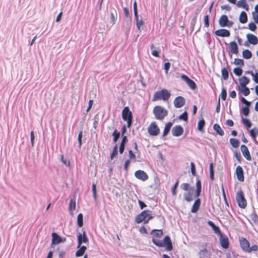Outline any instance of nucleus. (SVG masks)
Masks as SVG:
<instances>
[{
  "mask_svg": "<svg viewBox=\"0 0 258 258\" xmlns=\"http://www.w3.org/2000/svg\"><path fill=\"white\" fill-rule=\"evenodd\" d=\"M153 217L152 216V212L148 210H144L135 218V222L137 224L143 223L146 224L151 220Z\"/></svg>",
  "mask_w": 258,
  "mask_h": 258,
  "instance_id": "obj_1",
  "label": "nucleus"
},
{
  "mask_svg": "<svg viewBox=\"0 0 258 258\" xmlns=\"http://www.w3.org/2000/svg\"><path fill=\"white\" fill-rule=\"evenodd\" d=\"M152 242L155 245L158 247H165L166 249L168 251H171L172 249L173 246L172 242L169 236H166L164 238L163 241L153 238Z\"/></svg>",
  "mask_w": 258,
  "mask_h": 258,
  "instance_id": "obj_2",
  "label": "nucleus"
},
{
  "mask_svg": "<svg viewBox=\"0 0 258 258\" xmlns=\"http://www.w3.org/2000/svg\"><path fill=\"white\" fill-rule=\"evenodd\" d=\"M240 245L243 251L250 253L252 251H256L258 250V246L254 244L250 247L249 241L244 237L239 238Z\"/></svg>",
  "mask_w": 258,
  "mask_h": 258,
  "instance_id": "obj_3",
  "label": "nucleus"
},
{
  "mask_svg": "<svg viewBox=\"0 0 258 258\" xmlns=\"http://www.w3.org/2000/svg\"><path fill=\"white\" fill-rule=\"evenodd\" d=\"M170 96V93L167 89H162L155 92L152 98V101H156L159 100L168 101Z\"/></svg>",
  "mask_w": 258,
  "mask_h": 258,
  "instance_id": "obj_4",
  "label": "nucleus"
},
{
  "mask_svg": "<svg viewBox=\"0 0 258 258\" xmlns=\"http://www.w3.org/2000/svg\"><path fill=\"white\" fill-rule=\"evenodd\" d=\"M153 112L156 119L158 120H163L168 114V111L160 105L155 106Z\"/></svg>",
  "mask_w": 258,
  "mask_h": 258,
  "instance_id": "obj_5",
  "label": "nucleus"
},
{
  "mask_svg": "<svg viewBox=\"0 0 258 258\" xmlns=\"http://www.w3.org/2000/svg\"><path fill=\"white\" fill-rule=\"evenodd\" d=\"M122 119L127 122V127L130 128L133 122V114L128 107H124L122 111Z\"/></svg>",
  "mask_w": 258,
  "mask_h": 258,
  "instance_id": "obj_6",
  "label": "nucleus"
},
{
  "mask_svg": "<svg viewBox=\"0 0 258 258\" xmlns=\"http://www.w3.org/2000/svg\"><path fill=\"white\" fill-rule=\"evenodd\" d=\"M236 200L238 206L242 208L245 209L247 206V202L244 198L243 191L240 190L238 191L236 195Z\"/></svg>",
  "mask_w": 258,
  "mask_h": 258,
  "instance_id": "obj_7",
  "label": "nucleus"
},
{
  "mask_svg": "<svg viewBox=\"0 0 258 258\" xmlns=\"http://www.w3.org/2000/svg\"><path fill=\"white\" fill-rule=\"evenodd\" d=\"M149 134L152 136H156L160 133V129L155 122H152L148 127Z\"/></svg>",
  "mask_w": 258,
  "mask_h": 258,
  "instance_id": "obj_8",
  "label": "nucleus"
},
{
  "mask_svg": "<svg viewBox=\"0 0 258 258\" xmlns=\"http://www.w3.org/2000/svg\"><path fill=\"white\" fill-rule=\"evenodd\" d=\"M219 24L223 27L225 26L231 27L233 25V22L228 20L226 15H223L219 19Z\"/></svg>",
  "mask_w": 258,
  "mask_h": 258,
  "instance_id": "obj_9",
  "label": "nucleus"
},
{
  "mask_svg": "<svg viewBox=\"0 0 258 258\" xmlns=\"http://www.w3.org/2000/svg\"><path fill=\"white\" fill-rule=\"evenodd\" d=\"M181 79L185 81L188 87L192 90H194L196 88L197 85L195 83V82L191 80L188 76L184 74H182L181 76Z\"/></svg>",
  "mask_w": 258,
  "mask_h": 258,
  "instance_id": "obj_10",
  "label": "nucleus"
},
{
  "mask_svg": "<svg viewBox=\"0 0 258 258\" xmlns=\"http://www.w3.org/2000/svg\"><path fill=\"white\" fill-rule=\"evenodd\" d=\"M135 176L137 179L143 181L147 180L149 178L147 173L141 170L136 171L135 173Z\"/></svg>",
  "mask_w": 258,
  "mask_h": 258,
  "instance_id": "obj_11",
  "label": "nucleus"
},
{
  "mask_svg": "<svg viewBox=\"0 0 258 258\" xmlns=\"http://www.w3.org/2000/svg\"><path fill=\"white\" fill-rule=\"evenodd\" d=\"M78 248H79L82 243H87L88 242V238L85 232H83V234L79 233L78 235Z\"/></svg>",
  "mask_w": 258,
  "mask_h": 258,
  "instance_id": "obj_12",
  "label": "nucleus"
},
{
  "mask_svg": "<svg viewBox=\"0 0 258 258\" xmlns=\"http://www.w3.org/2000/svg\"><path fill=\"white\" fill-rule=\"evenodd\" d=\"M220 242L221 246L224 249H227L229 246V239L227 236L223 235H220Z\"/></svg>",
  "mask_w": 258,
  "mask_h": 258,
  "instance_id": "obj_13",
  "label": "nucleus"
},
{
  "mask_svg": "<svg viewBox=\"0 0 258 258\" xmlns=\"http://www.w3.org/2000/svg\"><path fill=\"white\" fill-rule=\"evenodd\" d=\"M185 100L182 96H178L176 97L173 101L174 106L176 108H180L185 104Z\"/></svg>",
  "mask_w": 258,
  "mask_h": 258,
  "instance_id": "obj_14",
  "label": "nucleus"
},
{
  "mask_svg": "<svg viewBox=\"0 0 258 258\" xmlns=\"http://www.w3.org/2000/svg\"><path fill=\"white\" fill-rule=\"evenodd\" d=\"M235 174L237 179L240 181H244L243 170L241 166H238L236 168Z\"/></svg>",
  "mask_w": 258,
  "mask_h": 258,
  "instance_id": "obj_15",
  "label": "nucleus"
},
{
  "mask_svg": "<svg viewBox=\"0 0 258 258\" xmlns=\"http://www.w3.org/2000/svg\"><path fill=\"white\" fill-rule=\"evenodd\" d=\"M215 34L218 36L227 37L230 36V33L229 31L225 29H221L216 30L215 32Z\"/></svg>",
  "mask_w": 258,
  "mask_h": 258,
  "instance_id": "obj_16",
  "label": "nucleus"
},
{
  "mask_svg": "<svg viewBox=\"0 0 258 258\" xmlns=\"http://www.w3.org/2000/svg\"><path fill=\"white\" fill-rule=\"evenodd\" d=\"M240 148L242 154L246 159L248 161H251V157L247 147L245 145H242Z\"/></svg>",
  "mask_w": 258,
  "mask_h": 258,
  "instance_id": "obj_17",
  "label": "nucleus"
},
{
  "mask_svg": "<svg viewBox=\"0 0 258 258\" xmlns=\"http://www.w3.org/2000/svg\"><path fill=\"white\" fill-rule=\"evenodd\" d=\"M183 132V128L180 125H176L172 129L173 136L178 137L181 136Z\"/></svg>",
  "mask_w": 258,
  "mask_h": 258,
  "instance_id": "obj_18",
  "label": "nucleus"
},
{
  "mask_svg": "<svg viewBox=\"0 0 258 258\" xmlns=\"http://www.w3.org/2000/svg\"><path fill=\"white\" fill-rule=\"evenodd\" d=\"M183 197L186 202H189L192 201L195 198L194 190H190L184 193Z\"/></svg>",
  "mask_w": 258,
  "mask_h": 258,
  "instance_id": "obj_19",
  "label": "nucleus"
},
{
  "mask_svg": "<svg viewBox=\"0 0 258 258\" xmlns=\"http://www.w3.org/2000/svg\"><path fill=\"white\" fill-rule=\"evenodd\" d=\"M246 37L248 42L253 45H256L258 43V39L256 36L252 34H247Z\"/></svg>",
  "mask_w": 258,
  "mask_h": 258,
  "instance_id": "obj_20",
  "label": "nucleus"
},
{
  "mask_svg": "<svg viewBox=\"0 0 258 258\" xmlns=\"http://www.w3.org/2000/svg\"><path fill=\"white\" fill-rule=\"evenodd\" d=\"M229 49L232 53L237 54L239 52L238 46L235 41L230 42Z\"/></svg>",
  "mask_w": 258,
  "mask_h": 258,
  "instance_id": "obj_21",
  "label": "nucleus"
},
{
  "mask_svg": "<svg viewBox=\"0 0 258 258\" xmlns=\"http://www.w3.org/2000/svg\"><path fill=\"white\" fill-rule=\"evenodd\" d=\"M52 244H57L62 242V238L56 233H52Z\"/></svg>",
  "mask_w": 258,
  "mask_h": 258,
  "instance_id": "obj_22",
  "label": "nucleus"
},
{
  "mask_svg": "<svg viewBox=\"0 0 258 258\" xmlns=\"http://www.w3.org/2000/svg\"><path fill=\"white\" fill-rule=\"evenodd\" d=\"M109 15L110 18V23L113 25L115 23L116 19L117 18V15L116 10L113 8H111Z\"/></svg>",
  "mask_w": 258,
  "mask_h": 258,
  "instance_id": "obj_23",
  "label": "nucleus"
},
{
  "mask_svg": "<svg viewBox=\"0 0 258 258\" xmlns=\"http://www.w3.org/2000/svg\"><path fill=\"white\" fill-rule=\"evenodd\" d=\"M201 205V200L199 198L197 199L194 202L191 209V212L193 213H197Z\"/></svg>",
  "mask_w": 258,
  "mask_h": 258,
  "instance_id": "obj_24",
  "label": "nucleus"
},
{
  "mask_svg": "<svg viewBox=\"0 0 258 258\" xmlns=\"http://www.w3.org/2000/svg\"><path fill=\"white\" fill-rule=\"evenodd\" d=\"M236 5L238 7L243 8L247 11L249 10V7L246 3V0H239Z\"/></svg>",
  "mask_w": 258,
  "mask_h": 258,
  "instance_id": "obj_25",
  "label": "nucleus"
},
{
  "mask_svg": "<svg viewBox=\"0 0 258 258\" xmlns=\"http://www.w3.org/2000/svg\"><path fill=\"white\" fill-rule=\"evenodd\" d=\"M213 129L220 136H222L224 135V132L218 124H215L213 125Z\"/></svg>",
  "mask_w": 258,
  "mask_h": 258,
  "instance_id": "obj_26",
  "label": "nucleus"
},
{
  "mask_svg": "<svg viewBox=\"0 0 258 258\" xmlns=\"http://www.w3.org/2000/svg\"><path fill=\"white\" fill-rule=\"evenodd\" d=\"M239 22L241 23L244 24L247 21V17L246 13L244 11H242L239 16Z\"/></svg>",
  "mask_w": 258,
  "mask_h": 258,
  "instance_id": "obj_27",
  "label": "nucleus"
},
{
  "mask_svg": "<svg viewBox=\"0 0 258 258\" xmlns=\"http://www.w3.org/2000/svg\"><path fill=\"white\" fill-rule=\"evenodd\" d=\"M172 126V123L171 122H168L166 124L163 133V137L166 136L168 134Z\"/></svg>",
  "mask_w": 258,
  "mask_h": 258,
  "instance_id": "obj_28",
  "label": "nucleus"
},
{
  "mask_svg": "<svg viewBox=\"0 0 258 258\" xmlns=\"http://www.w3.org/2000/svg\"><path fill=\"white\" fill-rule=\"evenodd\" d=\"M80 248L76 252V256L79 257L82 256L87 249L85 246H82L79 247Z\"/></svg>",
  "mask_w": 258,
  "mask_h": 258,
  "instance_id": "obj_29",
  "label": "nucleus"
},
{
  "mask_svg": "<svg viewBox=\"0 0 258 258\" xmlns=\"http://www.w3.org/2000/svg\"><path fill=\"white\" fill-rule=\"evenodd\" d=\"M196 187L195 197L198 198L200 196L201 192V183L200 180H198L196 182Z\"/></svg>",
  "mask_w": 258,
  "mask_h": 258,
  "instance_id": "obj_30",
  "label": "nucleus"
},
{
  "mask_svg": "<svg viewBox=\"0 0 258 258\" xmlns=\"http://www.w3.org/2000/svg\"><path fill=\"white\" fill-rule=\"evenodd\" d=\"M239 82L241 86H245L249 83V79L247 77L243 76L239 79Z\"/></svg>",
  "mask_w": 258,
  "mask_h": 258,
  "instance_id": "obj_31",
  "label": "nucleus"
},
{
  "mask_svg": "<svg viewBox=\"0 0 258 258\" xmlns=\"http://www.w3.org/2000/svg\"><path fill=\"white\" fill-rule=\"evenodd\" d=\"M180 188L185 191H189L190 190H194V187H191L189 183H183L180 185Z\"/></svg>",
  "mask_w": 258,
  "mask_h": 258,
  "instance_id": "obj_32",
  "label": "nucleus"
},
{
  "mask_svg": "<svg viewBox=\"0 0 258 258\" xmlns=\"http://www.w3.org/2000/svg\"><path fill=\"white\" fill-rule=\"evenodd\" d=\"M242 56L245 59H249L252 56L251 52L248 49H245L242 51Z\"/></svg>",
  "mask_w": 258,
  "mask_h": 258,
  "instance_id": "obj_33",
  "label": "nucleus"
},
{
  "mask_svg": "<svg viewBox=\"0 0 258 258\" xmlns=\"http://www.w3.org/2000/svg\"><path fill=\"white\" fill-rule=\"evenodd\" d=\"M163 233L162 230L154 229L151 232V234L156 237H161L162 236Z\"/></svg>",
  "mask_w": 258,
  "mask_h": 258,
  "instance_id": "obj_34",
  "label": "nucleus"
},
{
  "mask_svg": "<svg viewBox=\"0 0 258 258\" xmlns=\"http://www.w3.org/2000/svg\"><path fill=\"white\" fill-rule=\"evenodd\" d=\"M230 143L232 145L233 148H236L239 146V141L236 139L234 138H231L230 139Z\"/></svg>",
  "mask_w": 258,
  "mask_h": 258,
  "instance_id": "obj_35",
  "label": "nucleus"
},
{
  "mask_svg": "<svg viewBox=\"0 0 258 258\" xmlns=\"http://www.w3.org/2000/svg\"><path fill=\"white\" fill-rule=\"evenodd\" d=\"M77 223L79 227H81L83 225V216L82 213L78 214L77 216Z\"/></svg>",
  "mask_w": 258,
  "mask_h": 258,
  "instance_id": "obj_36",
  "label": "nucleus"
},
{
  "mask_svg": "<svg viewBox=\"0 0 258 258\" xmlns=\"http://www.w3.org/2000/svg\"><path fill=\"white\" fill-rule=\"evenodd\" d=\"M205 125V121L203 118L199 121L198 123V130L202 132L203 131V127Z\"/></svg>",
  "mask_w": 258,
  "mask_h": 258,
  "instance_id": "obj_37",
  "label": "nucleus"
},
{
  "mask_svg": "<svg viewBox=\"0 0 258 258\" xmlns=\"http://www.w3.org/2000/svg\"><path fill=\"white\" fill-rule=\"evenodd\" d=\"M240 91L245 96L248 95L250 93V91L246 86H241Z\"/></svg>",
  "mask_w": 258,
  "mask_h": 258,
  "instance_id": "obj_38",
  "label": "nucleus"
},
{
  "mask_svg": "<svg viewBox=\"0 0 258 258\" xmlns=\"http://www.w3.org/2000/svg\"><path fill=\"white\" fill-rule=\"evenodd\" d=\"M221 73L223 78L225 80H227L229 77L228 72L225 68L222 69Z\"/></svg>",
  "mask_w": 258,
  "mask_h": 258,
  "instance_id": "obj_39",
  "label": "nucleus"
},
{
  "mask_svg": "<svg viewBox=\"0 0 258 258\" xmlns=\"http://www.w3.org/2000/svg\"><path fill=\"white\" fill-rule=\"evenodd\" d=\"M133 8H134V15L135 17L136 21L139 20V16L138 14V10H137V3L136 1H135L133 5Z\"/></svg>",
  "mask_w": 258,
  "mask_h": 258,
  "instance_id": "obj_40",
  "label": "nucleus"
},
{
  "mask_svg": "<svg viewBox=\"0 0 258 258\" xmlns=\"http://www.w3.org/2000/svg\"><path fill=\"white\" fill-rule=\"evenodd\" d=\"M112 136H113V142L115 143L120 137V133L117 132L116 130H115L112 133Z\"/></svg>",
  "mask_w": 258,
  "mask_h": 258,
  "instance_id": "obj_41",
  "label": "nucleus"
},
{
  "mask_svg": "<svg viewBox=\"0 0 258 258\" xmlns=\"http://www.w3.org/2000/svg\"><path fill=\"white\" fill-rule=\"evenodd\" d=\"M250 136L253 138L255 139L256 136L258 135V128L253 127L250 131Z\"/></svg>",
  "mask_w": 258,
  "mask_h": 258,
  "instance_id": "obj_42",
  "label": "nucleus"
},
{
  "mask_svg": "<svg viewBox=\"0 0 258 258\" xmlns=\"http://www.w3.org/2000/svg\"><path fill=\"white\" fill-rule=\"evenodd\" d=\"M234 63L235 65L239 66L240 67H242L244 66V63L243 59L240 58H236L234 60Z\"/></svg>",
  "mask_w": 258,
  "mask_h": 258,
  "instance_id": "obj_43",
  "label": "nucleus"
},
{
  "mask_svg": "<svg viewBox=\"0 0 258 258\" xmlns=\"http://www.w3.org/2000/svg\"><path fill=\"white\" fill-rule=\"evenodd\" d=\"M69 210L70 211L74 210L76 209V201L75 200L71 199L69 203Z\"/></svg>",
  "mask_w": 258,
  "mask_h": 258,
  "instance_id": "obj_44",
  "label": "nucleus"
},
{
  "mask_svg": "<svg viewBox=\"0 0 258 258\" xmlns=\"http://www.w3.org/2000/svg\"><path fill=\"white\" fill-rule=\"evenodd\" d=\"M118 151H117V145H115L113 149L112 152L111 153L110 155V158L111 159H113L114 157H116L117 155Z\"/></svg>",
  "mask_w": 258,
  "mask_h": 258,
  "instance_id": "obj_45",
  "label": "nucleus"
},
{
  "mask_svg": "<svg viewBox=\"0 0 258 258\" xmlns=\"http://www.w3.org/2000/svg\"><path fill=\"white\" fill-rule=\"evenodd\" d=\"M204 26L205 27L208 28L209 27V15H206L204 18Z\"/></svg>",
  "mask_w": 258,
  "mask_h": 258,
  "instance_id": "obj_46",
  "label": "nucleus"
},
{
  "mask_svg": "<svg viewBox=\"0 0 258 258\" xmlns=\"http://www.w3.org/2000/svg\"><path fill=\"white\" fill-rule=\"evenodd\" d=\"M220 96L223 101L226 100L227 97V92L226 89L223 88L222 89Z\"/></svg>",
  "mask_w": 258,
  "mask_h": 258,
  "instance_id": "obj_47",
  "label": "nucleus"
},
{
  "mask_svg": "<svg viewBox=\"0 0 258 258\" xmlns=\"http://www.w3.org/2000/svg\"><path fill=\"white\" fill-rule=\"evenodd\" d=\"M233 72L236 76H239L242 73V70L240 68H236L234 69Z\"/></svg>",
  "mask_w": 258,
  "mask_h": 258,
  "instance_id": "obj_48",
  "label": "nucleus"
},
{
  "mask_svg": "<svg viewBox=\"0 0 258 258\" xmlns=\"http://www.w3.org/2000/svg\"><path fill=\"white\" fill-rule=\"evenodd\" d=\"M242 122L248 128H250L251 126V123L248 119H242Z\"/></svg>",
  "mask_w": 258,
  "mask_h": 258,
  "instance_id": "obj_49",
  "label": "nucleus"
},
{
  "mask_svg": "<svg viewBox=\"0 0 258 258\" xmlns=\"http://www.w3.org/2000/svg\"><path fill=\"white\" fill-rule=\"evenodd\" d=\"M136 25H137L138 29L139 30H140L141 27L144 25L143 21L142 19H141V20L139 19V20H138V21L136 20Z\"/></svg>",
  "mask_w": 258,
  "mask_h": 258,
  "instance_id": "obj_50",
  "label": "nucleus"
},
{
  "mask_svg": "<svg viewBox=\"0 0 258 258\" xmlns=\"http://www.w3.org/2000/svg\"><path fill=\"white\" fill-rule=\"evenodd\" d=\"M249 106H245L242 109V113L245 116H247L249 114Z\"/></svg>",
  "mask_w": 258,
  "mask_h": 258,
  "instance_id": "obj_51",
  "label": "nucleus"
},
{
  "mask_svg": "<svg viewBox=\"0 0 258 258\" xmlns=\"http://www.w3.org/2000/svg\"><path fill=\"white\" fill-rule=\"evenodd\" d=\"M191 172L193 176L196 175V169L194 162H190Z\"/></svg>",
  "mask_w": 258,
  "mask_h": 258,
  "instance_id": "obj_52",
  "label": "nucleus"
},
{
  "mask_svg": "<svg viewBox=\"0 0 258 258\" xmlns=\"http://www.w3.org/2000/svg\"><path fill=\"white\" fill-rule=\"evenodd\" d=\"M179 118L180 119H182L184 121H187L188 119V116L186 111L184 112L182 114H181L179 116Z\"/></svg>",
  "mask_w": 258,
  "mask_h": 258,
  "instance_id": "obj_53",
  "label": "nucleus"
},
{
  "mask_svg": "<svg viewBox=\"0 0 258 258\" xmlns=\"http://www.w3.org/2000/svg\"><path fill=\"white\" fill-rule=\"evenodd\" d=\"M178 181L177 180L175 183L174 184V186H173V187L171 189V190H172V195L173 196H175L176 195V188L178 186Z\"/></svg>",
  "mask_w": 258,
  "mask_h": 258,
  "instance_id": "obj_54",
  "label": "nucleus"
},
{
  "mask_svg": "<svg viewBox=\"0 0 258 258\" xmlns=\"http://www.w3.org/2000/svg\"><path fill=\"white\" fill-rule=\"evenodd\" d=\"M248 28L252 31H254L256 29V26L254 23H250L248 24Z\"/></svg>",
  "mask_w": 258,
  "mask_h": 258,
  "instance_id": "obj_55",
  "label": "nucleus"
},
{
  "mask_svg": "<svg viewBox=\"0 0 258 258\" xmlns=\"http://www.w3.org/2000/svg\"><path fill=\"white\" fill-rule=\"evenodd\" d=\"M83 136V131H81L78 135V140L79 144V147H81L82 145V138Z\"/></svg>",
  "mask_w": 258,
  "mask_h": 258,
  "instance_id": "obj_56",
  "label": "nucleus"
},
{
  "mask_svg": "<svg viewBox=\"0 0 258 258\" xmlns=\"http://www.w3.org/2000/svg\"><path fill=\"white\" fill-rule=\"evenodd\" d=\"M92 192L93 197L95 199L96 198L97 194H96V186L95 183H93L92 184Z\"/></svg>",
  "mask_w": 258,
  "mask_h": 258,
  "instance_id": "obj_57",
  "label": "nucleus"
},
{
  "mask_svg": "<svg viewBox=\"0 0 258 258\" xmlns=\"http://www.w3.org/2000/svg\"><path fill=\"white\" fill-rule=\"evenodd\" d=\"M128 154H129V157H130V160H135V159H136V155H135V154L133 153V152L132 151V150H129L128 151Z\"/></svg>",
  "mask_w": 258,
  "mask_h": 258,
  "instance_id": "obj_58",
  "label": "nucleus"
},
{
  "mask_svg": "<svg viewBox=\"0 0 258 258\" xmlns=\"http://www.w3.org/2000/svg\"><path fill=\"white\" fill-rule=\"evenodd\" d=\"M170 67V62H165L164 65V69L166 73H167L169 71Z\"/></svg>",
  "mask_w": 258,
  "mask_h": 258,
  "instance_id": "obj_59",
  "label": "nucleus"
},
{
  "mask_svg": "<svg viewBox=\"0 0 258 258\" xmlns=\"http://www.w3.org/2000/svg\"><path fill=\"white\" fill-rule=\"evenodd\" d=\"M130 159H127V160L125 161V163H124V169L126 171H127L128 170V166L130 164Z\"/></svg>",
  "mask_w": 258,
  "mask_h": 258,
  "instance_id": "obj_60",
  "label": "nucleus"
},
{
  "mask_svg": "<svg viewBox=\"0 0 258 258\" xmlns=\"http://www.w3.org/2000/svg\"><path fill=\"white\" fill-rule=\"evenodd\" d=\"M61 162L66 165L70 166V163L69 161H67L66 160L64 159L63 155H61Z\"/></svg>",
  "mask_w": 258,
  "mask_h": 258,
  "instance_id": "obj_61",
  "label": "nucleus"
},
{
  "mask_svg": "<svg viewBox=\"0 0 258 258\" xmlns=\"http://www.w3.org/2000/svg\"><path fill=\"white\" fill-rule=\"evenodd\" d=\"M34 138H35V136H34V132L31 131L30 133V140H31V145L32 146H33V145H34Z\"/></svg>",
  "mask_w": 258,
  "mask_h": 258,
  "instance_id": "obj_62",
  "label": "nucleus"
},
{
  "mask_svg": "<svg viewBox=\"0 0 258 258\" xmlns=\"http://www.w3.org/2000/svg\"><path fill=\"white\" fill-rule=\"evenodd\" d=\"M139 231L141 233L147 234V229L144 226H142L140 228Z\"/></svg>",
  "mask_w": 258,
  "mask_h": 258,
  "instance_id": "obj_63",
  "label": "nucleus"
},
{
  "mask_svg": "<svg viewBox=\"0 0 258 258\" xmlns=\"http://www.w3.org/2000/svg\"><path fill=\"white\" fill-rule=\"evenodd\" d=\"M251 75L253 77L254 81L258 83V73H256L255 74H254L253 73H251Z\"/></svg>",
  "mask_w": 258,
  "mask_h": 258,
  "instance_id": "obj_64",
  "label": "nucleus"
}]
</instances>
